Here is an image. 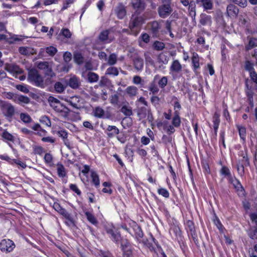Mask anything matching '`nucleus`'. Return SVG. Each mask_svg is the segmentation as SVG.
I'll use <instances>...</instances> for the list:
<instances>
[{
	"label": "nucleus",
	"mask_w": 257,
	"mask_h": 257,
	"mask_svg": "<svg viewBox=\"0 0 257 257\" xmlns=\"http://www.w3.org/2000/svg\"><path fill=\"white\" fill-rule=\"evenodd\" d=\"M174 112L172 117L171 123L168 121L162 122V126L163 130H165L169 134L174 133L176 131L175 128H179L181 124V118L180 116V110L181 105L178 100L174 103Z\"/></svg>",
	"instance_id": "f257e3e1"
},
{
	"label": "nucleus",
	"mask_w": 257,
	"mask_h": 257,
	"mask_svg": "<svg viewBox=\"0 0 257 257\" xmlns=\"http://www.w3.org/2000/svg\"><path fill=\"white\" fill-rule=\"evenodd\" d=\"M149 18V13H145L142 15L138 11L132 15L128 24V28L132 30L133 35L137 36L139 33L142 25Z\"/></svg>",
	"instance_id": "f03ea898"
},
{
	"label": "nucleus",
	"mask_w": 257,
	"mask_h": 257,
	"mask_svg": "<svg viewBox=\"0 0 257 257\" xmlns=\"http://www.w3.org/2000/svg\"><path fill=\"white\" fill-rule=\"evenodd\" d=\"M28 80L35 86L44 88L47 85V82L50 81V79L47 78L44 80V77L41 75L36 68L28 69Z\"/></svg>",
	"instance_id": "7ed1b4c3"
},
{
	"label": "nucleus",
	"mask_w": 257,
	"mask_h": 257,
	"mask_svg": "<svg viewBox=\"0 0 257 257\" xmlns=\"http://www.w3.org/2000/svg\"><path fill=\"white\" fill-rule=\"evenodd\" d=\"M184 224L188 238L190 240H192L197 247H199V240L194 221L193 220H186L184 222Z\"/></svg>",
	"instance_id": "20e7f679"
},
{
	"label": "nucleus",
	"mask_w": 257,
	"mask_h": 257,
	"mask_svg": "<svg viewBox=\"0 0 257 257\" xmlns=\"http://www.w3.org/2000/svg\"><path fill=\"white\" fill-rule=\"evenodd\" d=\"M180 225V224L179 222L175 219H172V222L169 224V232L170 234L171 233V232L173 233L176 239L182 238V236H183V232Z\"/></svg>",
	"instance_id": "39448f33"
},
{
	"label": "nucleus",
	"mask_w": 257,
	"mask_h": 257,
	"mask_svg": "<svg viewBox=\"0 0 257 257\" xmlns=\"http://www.w3.org/2000/svg\"><path fill=\"white\" fill-rule=\"evenodd\" d=\"M228 182L233 185L236 192L239 196H245V189L238 179L235 177L233 178V177L231 180L230 179L228 181Z\"/></svg>",
	"instance_id": "423d86ee"
},
{
	"label": "nucleus",
	"mask_w": 257,
	"mask_h": 257,
	"mask_svg": "<svg viewBox=\"0 0 257 257\" xmlns=\"http://www.w3.org/2000/svg\"><path fill=\"white\" fill-rule=\"evenodd\" d=\"M245 94L246 96L247 101L249 107L252 109L254 107L253 96L254 92H253L251 86H249L247 81L245 83Z\"/></svg>",
	"instance_id": "0eeeda50"
},
{
	"label": "nucleus",
	"mask_w": 257,
	"mask_h": 257,
	"mask_svg": "<svg viewBox=\"0 0 257 257\" xmlns=\"http://www.w3.org/2000/svg\"><path fill=\"white\" fill-rule=\"evenodd\" d=\"M15 247L14 242L10 239H3L0 242V249L3 252H10Z\"/></svg>",
	"instance_id": "6e6552de"
},
{
	"label": "nucleus",
	"mask_w": 257,
	"mask_h": 257,
	"mask_svg": "<svg viewBox=\"0 0 257 257\" xmlns=\"http://www.w3.org/2000/svg\"><path fill=\"white\" fill-rule=\"evenodd\" d=\"M172 0H162V18L168 17L173 11L171 7Z\"/></svg>",
	"instance_id": "1a4fd4ad"
},
{
	"label": "nucleus",
	"mask_w": 257,
	"mask_h": 257,
	"mask_svg": "<svg viewBox=\"0 0 257 257\" xmlns=\"http://www.w3.org/2000/svg\"><path fill=\"white\" fill-rule=\"evenodd\" d=\"M110 29L102 31L99 34L98 39L103 43H108L111 42L114 40V37L109 35Z\"/></svg>",
	"instance_id": "9d476101"
},
{
	"label": "nucleus",
	"mask_w": 257,
	"mask_h": 257,
	"mask_svg": "<svg viewBox=\"0 0 257 257\" xmlns=\"http://www.w3.org/2000/svg\"><path fill=\"white\" fill-rule=\"evenodd\" d=\"M239 9L234 4H230L227 6L226 8V14L227 16L231 18H236L238 14Z\"/></svg>",
	"instance_id": "9b49d317"
},
{
	"label": "nucleus",
	"mask_w": 257,
	"mask_h": 257,
	"mask_svg": "<svg viewBox=\"0 0 257 257\" xmlns=\"http://www.w3.org/2000/svg\"><path fill=\"white\" fill-rule=\"evenodd\" d=\"M157 84L161 86V78L159 75H156L154 79V81L150 84L149 89L153 94H155L157 93L159 89Z\"/></svg>",
	"instance_id": "f8f14e48"
},
{
	"label": "nucleus",
	"mask_w": 257,
	"mask_h": 257,
	"mask_svg": "<svg viewBox=\"0 0 257 257\" xmlns=\"http://www.w3.org/2000/svg\"><path fill=\"white\" fill-rule=\"evenodd\" d=\"M196 3L199 7H203L204 11L211 10L213 8L212 0H196Z\"/></svg>",
	"instance_id": "ddd939ff"
},
{
	"label": "nucleus",
	"mask_w": 257,
	"mask_h": 257,
	"mask_svg": "<svg viewBox=\"0 0 257 257\" xmlns=\"http://www.w3.org/2000/svg\"><path fill=\"white\" fill-rule=\"evenodd\" d=\"M237 25L241 28L248 30L249 23L246 16L242 15H239L238 17Z\"/></svg>",
	"instance_id": "4468645a"
},
{
	"label": "nucleus",
	"mask_w": 257,
	"mask_h": 257,
	"mask_svg": "<svg viewBox=\"0 0 257 257\" xmlns=\"http://www.w3.org/2000/svg\"><path fill=\"white\" fill-rule=\"evenodd\" d=\"M236 128L238 131L240 142L243 145H246V129L245 126L238 125Z\"/></svg>",
	"instance_id": "2eb2a0df"
},
{
	"label": "nucleus",
	"mask_w": 257,
	"mask_h": 257,
	"mask_svg": "<svg viewBox=\"0 0 257 257\" xmlns=\"http://www.w3.org/2000/svg\"><path fill=\"white\" fill-rule=\"evenodd\" d=\"M182 65L178 60H174L170 67V73L173 75L174 73H178L182 70Z\"/></svg>",
	"instance_id": "dca6fc26"
},
{
	"label": "nucleus",
	"mask_w": 257,
	"mask_h": 257,
	"mask_svg": "<svg viewBox=\"0 0 257 257\" xmlns=\"http://www.w3.org/2000/svg\"><path fill=\"white\" fill-rule=\"evenodd\" d=\"M192 60V68L194 72H196L197 70L200 68V59L198 54L196 52H193L192 57L191 58Z\"/></svg>",
	"instance_id": "f3484780"
},
{
	"label": "nucleus",
	"mask_w": 257,
	"mask_h": 257,
	"mask_svg": "<svg viewBox=\"0 0 257 257\" xmlns=\"http://www.w3.org/2000/svg\"><path fill=\"white\" fill-rule=\"evenodd\" d=\"M199 23L201 26L211 25L212 17L205 13H201L200 15Z\"/></svg>",
	"instance_id": "a211bd4d"
},
{
	"label": "nucleus",
	"mask_w": 257,
	"mask_h": 257,
	"mask_svg": "<svg viewBox=\"0 0 257 257\" xmlns=\"http://www.w3.org/2000/svg\"><path fill=\"white\" fill-rule=\"evenodd\" d=\"M196 2H195L193 1H191L190 2V4L188 5V12L189 15L192 18V22L196 23L195 17H196Z\"/></svg>",
	"instance_id": "6ab92c4d"
},
{
	"label": "nucleus",
	"mask_w": 257,
	"mask_h": 257,
	"mask_svg": "<svg viewBox=\"0 0 257 257\" xmlns=\"http://www.w3.org/2000/svg\"><path fill=\"white\" fill-rule=\"evenodd\" d=\"M248 43L245 46L246 51H249L253 48L257 47V38L247 36Z\"/></svg>",
	"instance_id": "aec40b11"
},
{
	"label": "nucleus",
	"mask_w": 257,
	"mask_h": 257,
	"mask_svg": "<svg viewBox=\"0 0 257 257\" xmlns=\"http://www.w3.org/2000/svg\"><path fill=\"white\" fill-rule=\"evenodd\" d=\"M132 4L134 9H137L136 11L140 12L145 10L146 4L142 0H132Z\"/></svg>",
	"instance_id": "412c9836"
},
{
	"label": "nucleus",
	"mask_w": 257,
	"mask_h": 257,
	"mask_svg": "<svg viewBox=\"0 0 257 257\" xmlns=\"http://www.w3.org/2000/svg\"><path fill=\"white\" fill-rule=\"evenodd\" d=\"M68 85L72 89L78 88L81 85V82L79 79L75 76L71 77L68 82Z\"/></svg>",
	"instance_id": "4be33fe9"
},
{
	"label": "nucleus",
	"mask_w": 257,
	"mask_h": 257,
	"mask_svg": "<svg viewBox=\"0 0 257 257\" xmlns=\"http://www.w3.org/2000/svg\"><path fill=\"white\" fill-rule=\"evenodd\" d=\"M219 173L221 176L226 177L228 181L230 179L231 180L232 178H233L230 169L226 166L223 165L222 166L219 170Z\"/></svg>",
	"instance_id": "5701e85b"
},
{
	"label": "nucleus",
	"mask_w": 257,
	"mask_h": 257,
	"mask_svg": "<svg viewBox=\"0 0 257 257\" xmlns=\"http://www.w3.org/2000/svg\"><path fill=\"white\" fill-rule=\"evenodd\" d=\"M239 156L241 157L242 159L239 160L238 162L245 165L246 166H249L250 165L249 160L247 155V150L246 149H245L244 151H242L239 152Z\"/></svg>",
	"instance_id": "b1692460"
},
{
	"label": "nucleus",
	"mask_w": 257,
	"mask_h": 257,
	"mask_svg": "<svg viewBox=\"0 0 257 257\" xmlns=\"http://www.w3.org/2000/svg\"><path fill=\"white\" fill-rule=\"evenodd\" d=\"M212 221L214 224L216 226L217 229L219 230L220 233H223L225 230L224 226L222 225L220 219L216 214L214 213Z\"/></svg>",
	"instance_id": "393cba45"
},
{
	"label": "nucleus",
	"mask_w": 257,
	"mask_h": 257,
	"mask_svg": "<svg viewBox=\"0 0 257 257\" xmlns=\"http://www.w3.org/2000/svg\"><path fill=\"white\" fill-rule=\"evenodd\" d=\"M151 25V31L155 37H158L159 36V29L160 25L157 21H154L150 24Z\"/></svg>",
	"instance_id": "a878e982"
},
{
	"label": "nucleus",
	"mask_w": 257,
	"mask_h": 257,
	"mask_svg": "<svg viewBox=\"0 0 257 257\" xmlns=\"http://www.w3.org/2000/svg\"><path fill=\"white\" fill-rule=\"evenodd\" d=\"M65 101L69 103L73 107L79 109L78 103L80 102V97L77 96H74L69 99H65Z\"/></svg>",
	"instance_id": "bb28decb"
},
{
	"label": "nucleus",
	"mask_w": 257,
	"mask_h": 257,
	"mask_svg": "<svg viewBox=\"0 0 257 257\" xmlns=\"http://www.w3.org/2000/svg\"><path fill=\"white\" fill-rule=\"evenodd\" d=\"M135 68L138 71L142 70L144 67V60L140 57H136L134 59Z\"/></svg>",
	"instance_id": "cd10ccee"
},
{
	"label": "nucleus",
	"mask_w": 257,
	"mask_h": 257,
	"mask_svg": "<svg viewBox=\"0 0 257 257\" xmlns=\"http://www.w3.org/2000/svg\"><path fill=\"white\" fill-rule=\"evenodd\" d=\"M106 130L108 132L107 133V136L110 138L118 135L119 133V130L114 125H108Z\"/></svg>",
	"instance_id": "c85d7f7f"
},
{
	"label": "nucleus",
	"mask_w": 257,
	"mask_h": 257,
	"mask_svg": "<svg viewBox=\"0 0 257 257\" xmlns=\"http://www.w3.org/2000/svg\"><path fill=\"white\" fill-rule=\"evenodd\" d=\"M72 33L70 32L69 30L67 28H63L60 33L57 35V39L58 40H62V37L63 36L64 38L69 39L71 37Z\"/></svg>",
	"instance_id": "c756f323"
},
{
	"label": "nucleus",
	"mask_w": 257,
	"mask_h": 257,
	"mask_svg": "<svg viewBox=\"0 0 257 257\" xmlns=\"http://www.w3.org/2000/svg\"><path fill=\"white\" fill-rule=\"evenodd\" d=\"M171 24L172 21H166L165 24V29L164 31H162V33L169 34L171 38H174V35L172 32Z\"/></svg>",
	"instance_id": "7c9ffc66"
},
{
	"label": "nucleus",
	"mask_w": 257,
	"mask_h": 257,
	"mask_svg": "<svg viewBox=\"0 0 257 257\" xmlns=\"http://www.w3.org/2000/svg\"><path fill=\"white\" fill-rule=\"evenodd\" d=\"M57 135L59 137L62 138L63 140L64 144L68 147L70 148V142L67 139L68 133L65 130L59 131L57 132Z\"/></svg>",
	"instance_id": "2f4dec72"
},
{
	"label": "nucleus",
	"mask_w": 257,
	"mask_h": 257,
	"mask_svg": "<svg viewBox=\"0 0 257 257\" xmlns=\"http://www.w3.org/2000/svg\"><path fill=\"white\" fill-rule=\"evenodd\" d=\"M4 109L5 110V115L7 117H12L15 113L14 107L10 103L5 104L4 106Z\"/></svg>",
	"instance_id": "473e14b6"
},
{
	"label": "nucleus",
	"mask_w": 257,
	"mask_h": 257,
	"mask_svg": "<svg viewBox=\"0 0 257 257\" xmlns=\"http://www.w3.org/2000/svg\"><path fill=\"white\" fill-rule=\"evenodd\" d=\"M119 74L118 68L113 66H110L105 71V75L113 77L117 76Z\"/></svg>",
	"instance_id": "72a5a7b5"
},
{
	"label": "nucleus",
	"mask_w": 257,
	"mask_h": 257,
	"mask_svg": "<svg viewBox=\"0 0 257 257\" xmlns=\"http://www.w3.org/2000/svg\"><path fill=\"white\" fill-rule=\"evenodd\" d=\"M254 66V63L250 60H246L244 62V69L246 71L248 72L249 74L255 71Z\"/></svg>",
	"instance_id": "f704fd0d"
},
{
	"label": "nucleus",
	"mask_w": 257,
	"mask_h": 257,
	"mask_svg": "<svg viewBox=\"0 0 257 257\" xmlns=\"http://www.w3.org/2000/svg\"><path fill=\"white\" fill-rule=\"evenodd\" d=\"M247 233L249 237L252 240H257V226L249 228Z\"/></svg>",
	"instance_id": "c9c22d12"
},
{
	"label": "nucleus",
	"mask_w": 257,
	"mask_h": 257,
	"mask_svg": "<svg viewBox=\"0 0 257 257\" xmlns=\"http://www.w3.org/2000/svg\"><path fill=\"white\" fill-rule=\"evenodd\" d=\"M30 98L26 96L17 94L15 102L22 105L23 103H29L30 102Z\"/></svg>",
	"instance_id": "e433bc0d"
},
{
	"label": "nucleus",
	"mask_w": 257,
	"mask_h": 257,
	"mask_svg": "<svg viewBox=\"0 0 257 257\" xmlns=\"http://www.w3.org/2000/svg\"><path fill=\"white\" fill-rule=\"evenodd\" d=\"M116 13L119 19H123L126 15L125 8L122 5H120L116 8Z\"/></svg>",
	"instance_id": "4c0bfd02"
},
{
	"label": "nucleus",
	"mask_w": 257,
	"mask_h": 257,
	"mask_svg": "<svg viewBox=\"0 0 257 257\" xmlns=\"http://www.w3.org/2000/svg\"><path fill=\"white\" fill-rule=\"evenodd\" d=\"M138 88L135 86H130L127 87L125 90V93L130 97L136 96L138 93Z\"/></svg>",
	"instance_id": "58836bf2"
},
{
	"label": "nucleus",
	"mask_w": 257,
	"mask_h": 257,
	"mask_svg": "<svg viewBox=\"0 0 257 257\" xmlns=\"http://www.w3.org/2000/svg\"><path fill=\"white\" fill-rule=\"evenodd\" d=\"M34 49L28 47H20L19 48V53L23 55H29L33 53Z\"/></svg>",
	"instance_id": "ea45409f"
},
{
	"label": "nucleus",
	"mask_w": 257,
	"mask_h": 257,
	"mask_svg": "<svg viewBox=\"0 0 257 257\" xmlns=\"http://www.w3.org/2000/svg\"><path fill=\"white\" fill-rule=\"evenodd\" d=\"M225 133L223 130H221L219 134V146L220 149H221V147L223 148V149H226V145L225 143Z\"/></svg>",
	"instance_id": "a19ab883"
},
{
	"label": "nucleus",
	"mask_w": 257,
	"mask_h": 257,
	"mask_svg": "<svg viewBox=\"0 0 257 257\" xmlns=\"http://www.w3.org/2000/svg\"><path fill=\"white\" fill-rule=\"evenodd\" d=\"M104 113V110L100 106L96 107L93 110V115L97 118L103 117Z\"/></svg>",
	"instance_id": "79ce46f5"
},
{
	"label": "nucleus",
	"mask_w": 257,
	"mask_h": 257,
	"mask_svg": "<svg viewBox=\"0 0 257 257\" xmlns=\"http://www.w3.org/2000/svg\"><path fill=\"white\" fill-rule=\"evenodd\" d=\"M55 91L58 93H61L63 92L66 88V86L64 85L60 82H56L54 84Z\"/></svg>",
	"instance_id": "37998d69"
},
{
	"label": "nucleus",
	"mask_w": 257,
	"mask_h": 257,
	"mask_svg": "<svg viewBox=\"0 0 257 257\" xmlns=\"http://www.w3.org/2000/svg\"><path fill=\"white\" fill-rule=\"evenodd\" d=\"M147 112V108L145 106L138 107L137 115L140 119L146 117Z\"/></svg>",
	"instance_id": "c03bdc74"
},
{
	"label": "nucleus",
	"mask_w": 257,
	"mask_h": 257,
	"mask_svg": "<svg viewBox=\"0 0 257 257\" xmlns=\"http://www.w3.org/2000/svg\"><path fill=\"white\" fill-rule=\"evenodd\" d=\"M57 173L59 177H64L66 175V172L64 166L61 164L58 163L57 165Z\"/></svg>",
	"instance_id": "a18cd8bd"
},
{
	"label": "nucleus",
	"mask_w": 257,
	"mask_h": 257,
	"mask_svg": "<svg viewBox=\"0 0 257 257\" xmlns=\"http://www.w3.org/2000/svg\"><path fill=\"white\" fill-rule=\"evenodd\" d=\"M120 111L126 116H130L133 115L132 108L126 105L122 106L120 109Z\"/></svg>",
	"instance_id": "49530a36"
},
{
	"label": "nucleus",
	"mask_w": 257,
	"mask_h": 257,
	"mask_svg": "<svg viewBox=\"0 0 257 257\" xmlns=\"http://www.w3.org/2000/svg\"><path fill=\"white\" fill-rule=\"evenodd\" d=\"M98 75L94 72H89L87 74L88 81L90 83L97 82L98 80Z\"/></svg>",
	"instance_id": "de8ad7c7"
},
{
	"label": "nucleus",
	"mask_w": 257,
	"mask_h": 257,
	"mask_svg": "<svg viewBox=\"0 0 257 257\" xmlns=\"http://www.w3.org/2000/svg\"><path fill=\"white\" fill-rule=\"evenodd\" d=\"M117 61V57L116 54L115 53H111L108 57L107 64L110 66H113L116 63Z\"/></svg>",
	"instance_id": "09e8293b"
},
{
	"label": "nucleus",
	"mask_w": 257,
	"mask_h": 257,
	"mask_svg": "<svg viewBox=\"0 0 257 257\" xmlns=\"http://www.w3.org/2000/svg\"><path fill=\"white\" fill-rule=\"evenodd\" d=\"M85 215L87 220L92 224L96 225L98 223V221L95 216L90 212H86Z\"/></svg>",
	"instance_id": "8fccbe9b"
},
{
	"label": "nucleus",
	"mask_w": 257,
	"mask_h": 257,
	"mask_svg": "<svg viewBox=\"0 0 257 257\" xmlns=\"http://www.w3.org/2000/svg\"><path fill=\"white\" fill-rule=\"evenodd\" d=\"M74 60L78 64H81L84 62V57L81 53L79 52H75L74 54Z\"/></svg>",
	"instance_id": "3c124183"
},
{
	"label": "nucleus",
	"mask_w": 257,
	"mask_h": 257,
	"mask_svg": "<svg viewBox=\"0 0 257 257\" xmlns=\"http://www.w3.org/2000/svg\"><path fill=\"white\" fill-rule=\"evenodd\" d=\"M58 212L71 222L72 223L73 222L71 215L65 209L62 208Z\"/></svg>",
	"instance_id": "603ef678"
},
{
	"label": "nucleus",
	"mask_w": 257,
	"mask_h": 257,
	"mask_svg": "<svg viewBox=\"0 0 257 257\" xmlns=\"http://www.w3.org/2000/svg\"><path fill=\"white\" fill-rule=\"evenodd\" d=\"M91 177L92 180L95 186L97 187L99 185V178L97 174L94 171H91Z\"/></svg>",
	"instance_id": "864d4df0"
},
{
	"label": "nucleus",
	"mask_w": 257,
	"mask_h": 257,
	"mask_svg": "<svg viewBox=\"0 0 257 257\" xmlns=\"http://www.w3.org/2000/svg\"><path fill=\"white\" fill-rule=\"evenodd\" d=\"M168 167L169 169V171L171 174V177L173 178V182L175 184L177 185V176L176 173H175V171L173 169L172 166L170 164L168 165Z\"/></svg>",
	"instance_id": "5fc2aeb1"
},
{
	"label": "nucleus",
	"mask_w": 257,
	"mask_h": 257,
	"mask_svg": "<svg viewBox=\"0 0 257 257\" xmlns=\"http://www.w3.org/2000/svg\"><path fill=\"white\" fill-rule=\"evenodd\" d=\"M233 4L242 8H245L247 5V0H230Z\"/></svg>",
	"instance_id": "6e6d98bb"
},
{
	"label": "nucleus",
	"mask_w": 257,
	"mask_h": 257,
	"mask_svg": "<svg viewBox=\"0 0 257 257\" xmlns=\"http://www.w3.org/2000/svg\"><path fill=\"white\" fill-rule=\"evenodd\" d=\"M44 71V74L46 76H49L50 78H53L55 77L56 74L53 72L52 67L49 65L48 66L47 68H46Z\"/></svg>",
	"instance_id": "4d7b16f0"
},
{
	"label": "nucleus",
	"mask_w": 257,
	"mask_h": 257,
	"mask_svg": "<svg viewBox=\"0 0 257 257\" xmlns=\"http://www.w3.org/2000/svg\"><path fill=\"white\" fill-rule=\"evenodd\" d=\"M2 137L5 140L13 142L14 141V137L7 132L6 130H4L2 134Z\"/></svg>",
	"instance_id": "13d9d810"
},
{
	"label": "nucleus",
	"mask_w": 257,
	"mask_h": 257,
	"mask_svg": "<svg viewBox=\"0 0 257 257\" xmlns=\"http://www.w3.org/2000/svg\"><path fill=\"white\" fill-rule=\"evenodd\" d=\"M164 131L167 134V135H164L162 137V140L163 141V143L165 144L171 143L172 141V137L171 135L174 133L169 134L167 133L165 130Z\"/></svg>",
	"instance_id": "bf43d9fd"
},
{
	"label": "nucleus",
	"mask_w": 257,
	"mask_h": 257,
	"mask_svg": "<svg viewBox=\"0 0 257 257\" xmlns=\"http://www.w3.org/2000/svg\"><path fill=\"white\" fill-rule=\"evenodd\" d=\"M7 70L11 72H15L17 74L23 73V70L17 65L9 66Z\"/></svg>",
	"instance_id": "052dcab7"
},
{
	"label": "nucleus",
	"mask_w": 257,
	"mask_h": 257,
	"mask_svg": "<svg viewBox=\"0 0 257 257\" xmlns=\"http://www.w3.org/2000/svg\"><path fill=\"white\" fill-rule=\"evenodd\" d=\"M246 167L245 165H243V164L240 163L238 162L237 165V170L238 173V175L240 176H242L244 174V167Z\"/></svg>",
	"instance_id": "680f3d73"
},
{
	"label": "nucleus",
	"mask_w": 257,
	"mask_h": 257,
	"mask_svg": "<svg viewBox=\"0 0 257 257\" xmlns=\"http://www.w3.org/2000/svg\"><path fill=\"white\" fill-rule=\"evenodd\" d=\"M46 53L50 56H54L57 52V49L53 46H49L46 49Z\"/></svg>",
	"instance_id": "e2e57ef3"
},
{
	"label": "nucleus",
	"mask_w": 257,
	"mask_h": 257,
	"mask_svg": "<svg viewBox=\"0 0 257 257\" xmlns=\"http://www.w3.org/2000/svg\"><path fill=\"white\" fill-rule=\"evenodd\" d=\"M110 83V80L105 76L101 77V79L99 82V85L101 87L107 86Z\"/></svg>",
	"instance_id": "0e129e2a"
},
{
	"label": "nucleus",
	"mask_w": 257,
	"mask_h": 257,
	"mask_svg": "<svg viewBox=\"0 0 257 257\" xmlns=\"http://www.w3.org/2000/svg\"><path fill=\"white\" fill-rule=\"evenodd\" d=\"M20 118L21 120L25 123H29L32 121L31 117L27 113H22L20 114Z\"/></svg>",
	"instance_id": "69168bd1"
},
{
	"label": "nucleus",
	"mask_w": 257,
	"mask_h": 257,
	"mask_svg": "<svg viewBox=\"0 0 257 257\" xmlns=\"http://www.w3.org/2000/svg\"><path fill=\"white\" fill-rule=\"evenodd\" d=\"M213 125H218L220 124V114L219 113L215 112L213 116V120H212Z\"/></svg>",
	"instance_id": "338daca9"
},
{
	"label": "nucleus",
	"mask_w": 257,
	"mask_h": 257,
	"mask_svg": "<svg viewBox=\"0 0 257 257\" xmlns=\"http://www.w3.org/2000/svg\"><path fill=\"white\" fill-rule=\"evenodd\" d=\"M250 220L257 226V204L256 205V212L250 213L249 215Z\"/></svg>",
	"instance_id": "774afa93"
}]
</instances>
